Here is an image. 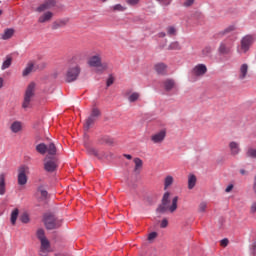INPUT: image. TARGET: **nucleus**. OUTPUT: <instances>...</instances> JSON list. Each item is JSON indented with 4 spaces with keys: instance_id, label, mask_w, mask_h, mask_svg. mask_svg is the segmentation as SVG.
<instances>
[{
    "instance_id": "bf43d9fd",
    "label": "nucleus",
    "mask_w": 256,
    "mask_h": 256,
    "mask_svg": "<svg viewBox=\"0 0 256 256\" xmlns=\"http://www.w3.org/2000/svg\"><path fill=\"white\" fill-rule=\"evenodd\" d=\"M124 157H125L126 159H133V156H131L130 154H125Z\"/></svg>"
},
{
    "instance_id": "39448f33",
    "label": "nucleus",
    "mask_w": 256,
    "mask_h": 256,
    "mask_svg": "<svg viewBox=\"0 0 256 256\" xmlns=\"http://www.w3.org/2000/svg\"><path fill=\"white\" fill-rule=\"evenodd\" d=\"M255 43L254 35H246L240 41V47L238 48V53H248L251 46Z\"/></svg>"
},
{
    "instance_id": "5fc2aeb1",
    "label": "nucleus",
    "mask_w": 256,
    "mask_h": 256,
    "mask_svg": "<svg viewBox=\"0 0 256 256\" xmlns=\"http://www.w3.org/2000/svg\"><path fill=\"white\" fill-rule=\"evenodd\" d=\"M251 213H256V202H254L251 206Z\"/></svg>"
},
{
    "instance_id": "ddd939ff",
    "label": "nucleus",
    "mask_w": 256,
    "mask_h": 256,
    "mask_svg": "<svg viewBox=\"0 0 256 256\" xmlns=\"http://www.w3.org/2000/svg\"><path fill=\"white\" fill-rule=\"evenodd\" d=\"M44 170L47 171V173H53L57 170V161L55 160H44Z\"/></svg>"
},
{
    "instance_id": "9b49d317",
    "label": "nucleus",
    "mask_w": 256,
    "mask_h": 256,
    "mask_svg": "<svg viewBox=\"0 0 256 256\" xmlns=\"http://www.w3.org/2000/svg\"><path fill=\"white\" fill-rule=\"evenodd\" d=\"M27 167L22 166L18 170V185H27Z\"/></svg>"
},
{
    "instance_id": "09e8293b",
    "label": "nucleus",
    "mask_w": 256,
    "mask_h": 256,
    "mask_svg": "<svg viewBox=\"0 0 256 256\" xmlns=\"http://www.w3.org/2000/svg\"><path fill=\"white\" fill-rule=\"evenodd\" d=\"M233 187V184L228 185L225 189V193H231L233 191Z\"/></svg>"
},
{
    "instance_id": "9d476101",
    "label": "nucleus",
    "mask_w": 256,
    "mask_h": 256,
    "mask_svg": "<svg viewBox=\"0 0 256 256\" xmlns=\"http://www.w3.org/2000/svg\"><path fill=\"white\" fill-rule=\"evenodd\" d=\"M55 5H57L55 0H46L36 8V11L37 13H43L45 11H49V9H53Z\"/></svg>"
},
{
    "instance_id": "3c124183",
    "label": "nucleus",
    "mask_w": 256,
    "mask_h": 256,
    "mask_svg": "<svg viewBox=\"0 0 256 256\" xmlns=\"http://www.w3.org/2000/svg\"><path fill=\"white\" fill-rule=\"evenodd\" d=\"M66 23H69V20H61L59 21L58 27H63Z\"/></svg>"
},
{
    "instance_id": "f03ea898",
    "label": "nucleus",
    "mask_w": 256,
    "mask_h": 256,
    "mask_svg": "<svg viewBox=\"0 0 256 256\" xmlns=\"http://www.w3.org/2000/svg\"><path fill=\"white\" fill-rule=\"evenodd\" d=\"M89 67H94L97 73H103V71H107V63H103V57L101 52H97L92 54L88 59Z\"/></svg>"
},
{
    "instance_id": "a211bd4d",
    "label": "nucleus",
    "mask_w": 256,
    "mask_h": 256,
    "mask_svg": "<svg viewBox=\"0 0 256 256\" xmlns=\"http://www.w3.org/2000/svg\"><path fill=\"white\" fill-rule=\"evenodd\" d=\"M34 69H35V62L29 61L22 72L23 77H27V75H29L30 73H33Z\"/></svg>"
},
{
    "instance_id": "20e7f679",
    "label": "nucleus",
    "mask_w": 256,
    "mask_h": 256,
    "mask_svg": "<svg viewBox=\"0 0 256 256\" xmlns=\"http://www.w3.org/2000/svg\"><path fill=\"white\" fill-rule=\"evenodd\" d=\"M35 97V83H30L24 94V101L22 103L23 109H31V101Z\"/></svg>"
},
{
    "instance_id": "393cba45",
    "label": "nucleus",
    "mask_w": 256,
    "mask_h": 256,
    "mask_svg": "<svg viewBox=\"0 0 256 256\" xmlns=\"http://www.w3.org/2000/svg\"><path fill=\"white\" fill-rule=\"evenodd\" d=\"M5 174H0V195H5Z\"/></svg>"
},
{
    "instance_id": "c85d7f7f",
    "label": "nucleus",
    "mask_w": 256,
    "mask_h": 256,
    "mask_svg": "<svg viewBox=\"0 0 256 256\" xmlns=\"http://www.w3.org/2000/svg\"><path fill=\"white\" fill-rule=\"evenodd\" d=\"M95 121H97L95 118H93V116H90L87 120L86 123L84 124V129L86 131H89V129H91V125H93V123H95Z\"/></svg>"
},
{
    "instance_id": "f704fd0d",
    "label": "nucleus",
    "mask_w": 256,
    "mask_h": 256,
    "mask_svg": "<svg viewBox=\"0 0 256 256\" xmlns=\"http://www.w3.org/2000/svg\"><path fill=\"white\" fill-rule=\"evenodd\" d=\"M38 193L40 194L42 201H44V199H47L48 193H47V190H45V188L43 186H40L38 188Z\"/></svg>"
},
{
    "instance_id": "8fccbe9b",
    "label": "nucleus",
    "mask_w": 256,
    "mask_h": 256,
    "mask_svg": "<svg viewBox=\"0 0 256 256\" xmlns=\"http://www.w3.org/2000/svg\"><path fill=\"white\" fill-rule=\"evenodd\" d=\"M231 31H235V26H229L224 30L225 33H231Z\"/></svg>"
},
{
    "instance_id": "a18cd8bd",
    "label": "nucleus",
    "mask_w": 256,
    "mask_h": 256,
    "mask_svg": "<svg viewBox=\"0 0 256 256\" xmlns=\"http://www.w3.org/2000/svg\"><path fill=\"white\" fill-rule=\"evenodd\" d=\"M154 239H157V232H152L148 235V241H153Z\"/></svg>"
},
{
    "instance_id": "b1692460",
    "label": "nucleus",
    "mask_w": 256,
    "mask_h": 256,
    "mask_svg": "<svg viewBox=\"0 0 256 256\" xmlns=\"http://www.w3.org/2000/svg\"><path fill=\"white\" fill-rule=\"evenodd\" d=\"M46 153H48V155H57V146H55V143H50L47 146Z\"/></svg>"
},
{
    "instance_id": "e433bc0d",
    "label": "nucleus",
    "mask_w": 256,
    "mask_h": 256,
    "mask_svg": "<svg viewBox=\"0 0 256 256\" xmlns=\"http://www.w3.org/2000/svg\"><path fill=\"white\" fill-rule=\"evenodd\" d=\"M112 11H120V12H123V11H126L127 10V7L121 5V4H116L114 6L111 7Z\"/></svg>"
},
{
    "instance_id": "0e129e2a",
    "label": "nucleus",
    "mask_w": 256,
    "mask_h": 256,
    "mask_svg": "<svg viewBox=\"0 0 256 256\" xmlns=\"http://www.w3.org/2000/svg\"><path fill=\"white\" fill-rule=\"evenodd\" d=\"M3 15V10H0V16Z\"/></svg>"
},
{
    "instance_id": "2f4dec72",
    "label": "nucleus",
    "mask_w": 256,
    "mask_h": 256,
    "mask_svg": "<svg viewBox=\"0 0 256 256\" xmlns=\"http://www.w3.org/2000/svg\"><path fill=\"white\" fill-rule=\"evenodd\" d=\"M211 53H213V48L211 46H206L202 50V57H211Z\"/></svg>"
},
{
    "instance_id": "4468645a",
    "label": "nucleus",
    "mask_w": 256,
    "mask_h": 256,
    "mask_svg": "<svg viewBox=\"0 0 256 256\" xmlns=\"http://www.w3.org/2000/svg\"><path fill=\"white\" fill-rule=\"evenodd\" d=\"M205 73H207V66L205 64H198L192 70V74L195 77H203Z\"/></svg>"
},
{
    "instance_id": "4d7b16f0",
    "label": "nucleus",
    "mask_w": 256,
    "mask_h": 256,
    "mask_svg": "<svg viewBox=\"0 0 256 256\" xmlns=\"http://www.w3.org/2000/svg\"><path fill=\"white\" fill-rule=\"evenodd\" d=\"M166 36H167V34L165 32H160L158 34V37H161V38L166 37Z\"/></svg>"
},
{
    "instance_id": "f8f14e48",
    "label": "nucleus",
    "mask_w": 256,
    "mask_h": 256,
    "mask_svg": "<svg viewBox=\"0 0 256 256\" xmlns=\"http://www.w3.org/2000/svg\"><path fill=\"white\" fill-rule=\"evenodd\" d=\"M246 77H249V64L244 63L239 68L238 79L240 81H245Z\"/></svg>"
},
{
    "instance_id": "f3484780",
    "label": "nucleus",
    "mask_w": 256,
    "mask_h": 256,
    "mask_svg": "<svg viewBox=\"0 0 256 256\" xmlns=\"http://www.w3.org/2000/svg\"><path fill=\"white\" fill-rule=\"evenodd\" d=\"M10 131L12 133H21V131H23V123H21L20 121H14L10 125Z\"/></svg>"
},
{
    "instance_id": "052dcab7",
    "label": "nucleus",
    "mask_w": 256,
    "mask_h": 256,
    "mask_svg": "<svg viewBox=\"0 0 256 256\" xmlns=\"http://www.w3.org/2000/svg\"><path fill=\"white\" fill-rule=\"evenodd\" d=\"M3 88V78H0V89Z\"/></svg>"
},
{
    "instance_id": "bb28decb",
    "label": "nucleus",
    "mask_w": 256,
    "mask_h": 256,
    "mask_svg": "<svg viewBox=\"0 0 256 256\" xmlns=\"http://www.w3.org/2000/svg\"><path fill=\"white\" fill-rule=\"evenodd\" d=\"M168 51H181V44L178 41L172 42L168 46Z\"/></svg>"
},
{
    "instance_id": "a19ab883",
    "label": "nucleus",
    "mask_w": 256,
    "mask_h": 256,
    "mask_svg": "<svg viewBox=\"0 0 256 256\" xmlns=\"http://www.w3.org/2000/svg\"><path fill=\"white\" fill-rule=\"evenodd\" d=\"M99 115H101V112L99 111V109L94 108L92 109V113H91V117L97 120V117H99Z\"/></svg>"
},
{
    "instance_id": "13d9d810",
    "label": "nucleus",
    "mask_w": 256,
    "mask_h": 256,
    "mask_svg": "<svg viewBox=\"0 0 256 256\" xmlns=\"http://www.w3.org/2000/svg\"><path fill=\"white\" fill-rule=\"evenodd\" d=\"M251 247H252V250H253V251H256V241H254V242L252 243Z\"/></svg>"
},
{
    "instance_id": "a878e982",
    "label": "nucleus",
    "mask_w": 256,
    "mask_h": 256,
    "mask_svg": "<svg viewBox=\"0 0 256 256\" xmlns=\"http://www.w3.org/2000/svg\"><path fill=\"white\" fill-rule=\"evenodd\" d=\"M19 217V209L15 208L12 213H11V217H10V221L12 225H15L17 223V219Z\"/></svg>"
},
{
    "instance_id": "680f3d73",
    "label": "nucleus",
    "mask_w": 256,
    "mask_h": 256,
    "mask_svg": "<svg viewBox=\"0 0 256 256\" xmlns=\"http://www.w3.org/2000/svg\"><path fill=\"white\" fill-rule=\"evenodd\" d=\"M253 191H254V193L256 194V183H254Z\"/></svg>"
},
{
    "instance_id": "ea45409f",
    "label": "nucleus",
    "mask_w": 256,
    "mask_h": 256,
    "mask_svg": "<svg viewBox=\"0 0 256 256\" xmlns=\"http://www.w3.org/2000/svg\"><path fill=\"white\" fill-rule=\"evenodd\" d=\"M20 221L21 223H29V214H27V212L23 213L20 216Z\"/></svg>"
},
{
    "instance_id": "de8ad7c7",
    "label": "nucleus",
    "mask_w": 256,
    "mask_h": 256,
    "mask_svg": "<svg viewBox=\"0 0 256 256\" xmlns=\"http://www.w3.org/2000/svg\"><path fill=\"white\" fill-rule=\"evenodd\" d=\"M220 245L221 247H227V245H229V239L224 238L220 241Z\"/></svg>"
},
{
    "instance_id": "6ab92c4d",
    "label": "nucleus",
    "mask_w": 256,
    "mask_h": 256,
    "mask_svg": "<svg viewBox=\"0 0 256 256\" xmlns=\"http://www.w3.org/2000/svg\"><path fill=\"white\" fill-rule=\"evenodd\" d=\"M53 19V12L47 11L46 13L42 14L39 19L38 23H47Z\"/></svg>"
},
{
    "instance_id": "c9c22d12",
    "label": "nucleus",
    "mask_w": 256,
    "mask_h": 256,
    "mask_svg": "<svg viewBox=\"0 0 256 256\" xmlns=\"http://www.w3.org/2000/svg\"><path fill=\"white\" fill-rule=\"evenodd\" d=\"M207 211V202L202 201L198 205V213H205Z\"/></svg>"
},
{
    "instance_id": "79ce46f5",
    "label": "nucleus",
    "mask_w": 256,
    "mask_h": 256,
    "mask_svg": "<svg viewBox=\"0 0 256 256\" xmlns=\"http://www.w3.org/2000/svg\"><path fill=\"white\" fill-rule=\"evenodd\" d=\"M141 0H126L127 5H130L131 7H135V5H139V2Z\"/></svg>"
},
{
    "instance_id": "f257e3e1",
    "label": "nucleus",
    "mask_w": 256,
    "mask_h": 256,
    "mask_svg": "<svg viewBox=\"0 0 256 256\" xmlns=\"http://www.w3.org/2000/svg\"><path fill=\"white\" fill-rule=\"evenodd\" d=\"M169 197H171V193L165 192L162 198L161 205L158 206L156 209L157 213H175L177 211V203L179 201V197L176 196L172 199V204L169 206Z\"/></svg>"
},
{
    "instance_id": "49530a36",
    "label": "nucleus",
    "mask_w": 256,
    "mask_h": 256,
    "mask_svg": "<svg viewBox=\"0 0 256 256\" xmlns=\"http://www.w3.org/2000/svg\"><path fill=\"white\" fill-rule=\"evenodd\" d=\"M156 1H158V3H160L161 5L167 6V5H171V1L173 0H156Z\"/></svg>"
},
{
    "instance_id": "603ef678",
    "label": "nucleus",
    "mask_w": 256,
    "mask_h": 256,
    "mask_svg": "<svg viewBox=\"0 0 256 256\" xmlns=\"http://www.w3.org/2000/svg\"><path fill=\"white\" fill-rule=\"evenodd\" d=\"M105 143H107L108 145H113V139L111 138H104Z\"/></svg>"
},
{
    "instance_id": "1a4fd4ad",
    "label": "nucleus",
    "mask_w": 256,
    "mask_h": 256,
    "mask_svg": "<svg viewBox=\"0 0 256 256\" xmlns=\"http://www.w3.org/2000/svg\"><path fill=\"white\" fill-rule=\"evenodd\" d=\"M163 89L166 93H171V91H177V82L172 78H167L162 82Z\"/></svg>"
},
{
    "instance_id": "6e6552de",
    "label": "nucleus",
    "mask_w": 256,
    "mask_h": 256,
    "mask_svg": "<svg viewBox=\"0 0 256 256\" xmlns=\"http://www.w3.org/2000/svg\"><path fill=\"white\" fill-rule=\"evenodd\" d=\"M231 49H233V41L224 40L218 47V53L220 55H229V53H231Z\"/></svg>"
},
{
    "instance_id": "72a5a7b5",
    "label": "nucleus",
    "mask_w": 256,
    "mask_h": 256,
    "mask_svg": "<svg viewBox=\"0 0 256 256\" xmlns=\"http://www.w3.org/2000/svg\"><path fill=\"white\" fill-rule=\"evenodd\" d=\"M135 168L134 171H139L143 167V160L141 158H134Z\"/></svg>"
},
{
    "instance_id": "0eeeda50",
    "label": "nucleus",
    "mask_w": 256,
    "mask_h": 256,
    "mask_svg": "<svg viewBox=\"0 0 256 256\" xmlns=\"http://www.w3.org/2000/svg\"><path fill=\"white\" fill-rule=\"evenodd\" d=\"M44 224L46 229H59L61 227V221L57 220L53 215H47L44 218Z\"/></svg>"
},
{
    "instance_id": "7c9ffc66",
    "label": "nucleus",
    "mask_w": 256,
    "mask_h": 256,
    "mask_svg": "<svg viewBox=\"0 0 256 256\" xmlns=\"http://www.w3.org/2000/svg\"><path fill=\"white\" fill-rule=\"evenodd\" d=\"M166 32L170 37H175V35H177V28H175V26H168Z\"/></svg>"
},
{
    "instance_id": "cd10ccee",
    "label": "nucleus",
    "mask_w": 256,
    "mask_h": 256,
    "mask_svg": "<svg viewBox=\"0 0 256 256\" xmlns=\"http://www.w3.org/2000/svg\"><path fill=\"white\" fill-rule=\"evenodd\" d=\"M36 151L37 153H40V155H45L47 153V146L45 143H40L36 145Z\"/></svg>"
},
{
    "instance_id": "7ed1b4c3",
    "label": "nucleus",
    "mask_w": 256,
    "mask_h": 256,
    "mask_svg": "<svg viewBox=\"0 0 256 256\" xmlns=\"http://www.w3.org/2000/svg\"><path fill=\"white\" fill-rule=\"evenodd\" d=\"M37 238L39 239L41 246H40V255L47 256L51 249V243L48 241L47 237H45V230L38 229L37 231Z\"/></svg>"
},
{
    "instance_id": "c756f323",
    "label": "nucleus",
    "mask_w": 256,
    "mask_h": 256,
    "mask_svg": "<svg viewBox=\"0 0 256 256\" xmlns=\"http://www.w3.org/2000/svg\"><path fill=\"white\" fill-rule=\"evenodd\" d=\"M12 61L13 59L11 57H7L1 66L2 71H5V69H9L11 67Z\"/></svg>"
},
{
    "instance_id": "6e6d98bb",
    "label": "nucleus",
    "mask_w": 256,
    "mask_h": 256,
    "mask_svg": "<svg viewBox=\"0 0 256 256\" xmlns=\"http://www.w3.org/2000/svg\"><path fill=\"white\" fill-rule=\"evenodd\" d=\"M45 67H47V63L42 62V63L39 64L40 69H45Z\"/></svg>"
},
{
    "instance_id": "69168bd1",
    "label": "nucleus",
    "mask_w": 256,
    "mask_h": 256,
    "mask_svg": "<svg viewBox=\"0 0 256 256\" xmlns=\"http://www.w3.org/2000/svg\"><path fill=\"white\" fill-rule=\"evenodd\" d=\"M254 183H256V176L254 177Z\"/></svg>"
},
{
    "instance_id": "473e14b6",
    "label": "nucleus",
    "mask_w": 256,
    "mask_h": 256,
    "mask_svg": "<svg viewBox=\"0 0 256 256\" xmlns=\"http://www.w3.org/2000/svg\"><path fill=\"white\" fill-rule=\"evenodd\" d=\"M139 97H141V94H139V92H133L129 97H128V101L130 103H135V101L139 100Z\"/></svg>"
},
{
    "instance_id": "dca6fc26",
    "label": "nucleus",
    "mask_w": 256,
    "mask_h": 256,
    "mask_svg": "<svg viewBox=\"0 0 256 256\" xmlns=\"http://www.w3.org/2000/svg\"><path fill=\"white\" fill-rule=\"evenodd\" d=\"M230 149V154L235 157L236 155H239L241 153V147L239 146V142L232 141L228 145Z\"/></svg>"
},
{
    "instance_id": "37998d69",
    "label": "nucleus",
    "mask_w": 256,
    "mask_h": 256,
    "mask_svg": "<svg viewBox=\"0 0 256 256\" xmlns=\"http://www.w3.org/2000/svg\"><path fill=\"white\" fill-rule=\"evenodd\" d=\"M195 3V0H184L183 6L184 7H192V5Z\"/></svg>"
},
{
    "instance_id": "423d86ee",
    "label": "nucleus",
    "mask_w": 256,
    "mask_h": 256,
    "mask_svg": "<svg viewBox=\"0 0 256 256\" xmlns=\"http://www.w3.org/2000/svg\"><path fill=\"white\" fill-rule=\"evenodd\" d=\"M81 73V67L79 65L74 64L70 66L66 71L65 80L67 83H73V81H77V78L79 77Z\"/></svg>"
},
{
    "instance_id": "c03bdc74",
    "label": "nucleus",
    "mask_w": 256,
    "mask_h": 256,
    "mask_svg": "<svg viewBox=\"0 0 256 256\" xmlns=\"http://www.w3.org/2000/svg\"><path fill=\"white\" fill-rule=\"evenodd\" d=\"M168 225H169V221L167 220V218H164L161 221L160 227H161V229H165Z\"/></svg>"
},
{
    "instance_id": "4c0bfd02",
    "label": "nucleus",
    "mask_w": 256,
    "mask_h": 256,
    "mask_svg": "<svg viewBox=\"0 0 256 256\" xmlns=\"http://www.w3.org/2000/svg\"><path fill=\"white\" fill-rule=\"evenodd\" d=\"M87 153L89 155H94V157H99V151H97V149H95L93 147L87 148Z\"/></svg>"
},
{
    "instance_id": "2eb2a0df",
    "label": "nucleus",
    "mask_w": 256,
    "mask_h": 256,
    "mask_svg": "<svg viewBox=\"0 0 256 256\" xmlns=\"http://www.w3.org/2000/svg\"><path fill=\"white\" fill-rule=\"evenodd\" d=\"M165 137H167V131L161 130L160 132H157L151 136V141L156 144L163 143V141H165Z\"/></svg>"
},
{
    "instance_id": "4be33fe9",
    "label": "nucleus",
    "mask_w": 256,
    "mask_h": 256,
    "mask_svg": "<svg viewBox=\"0 0 256 256\" xmlns=\"http://www.w3.org/2000/svg\"><path fill=\"white\" fill-rule=\"evenodd\" d=\"M195 185H197V177L193 174L188 176V189H194Z\"/></svg>"
},
{
    "instance_id": "864d4df0",
    "label": "nucleus",
    "mask_w": 256,
    "mask_h": 256,
    "mask_svg": "<svg viewBox=\"0 0 256 256\" xmlns=\"http://www.w3.org/2000/svg\"><path fill=\"white\" fill-rule=\"evenodd\" d=\"M113 77L108 78L107 80V87H111V84L113 83Z\"/></svg>"
},
{
    "instance_id": "5701e85b",
    "label": "nucleus",
    "mask_w": 256,
    "mask_h": 256,
    "mask_svg": "<svg viewBox=\"0 0 256 256\" xmlns=\"http://www.w3.org/2000/svg\"><path fill=\"white\" fill-rule=\"evenodd\" d=\"M175 179L173 178V176L168 175L165 177L164 179V189L167 190L169 189V187H171V185H173Z\"/></svg>"
},
{
    "instance_id": "412c9836",
    "label": "nucleus",
    "mask_w": 256,
    "mask_h": 256,
    "mask_svg": "<svg viewBox=\"0 0 256 256\" xmlns=\"http://www.w3.org/2000/svg\"><path fill=\"white\" fill-rule=\"evenodd\" d=\"M15 35V29L13 28H7L4 30V33L2 34V39L4 41H7L8 39H11Z\"/></svg>"
},
{
    "instance_id": "58836bf2",
    "label": "nucleus",
    "mask_w": 256,
    "mask_h": 256,
    "mask_svg": "<svg viewBox=\"0 0 256 256\" xmlns=\"http://www.w3.org/2000/svg\"><path fill=\"white\" fill-rule=\"evenodd\" d=\"M247 157H251L252 159H256V149L250 148L247 151Z\"/></svg>"
},
{
    "instance_id": "e2e57ef3",
    "label": "nucleus",
    "mask_w": 256,
    "mask_h": 256,
    "mask_svg": "<svg viewBox=\"0 0 256 256\" xmlns=\"http://www.w3.org/2000/svg\"><path fill=\"white\" fill-rule=\"evenodd\" d=\"M241 175H245V170H240Z\"/></svg>"
},
{
    "instance_id": "aec40b11",
    "label": "nucleus",
    "mask_w": 256,
    "mask_h": 256,
    "mask_svg": "<svg viewBox=\"0 0 256 256\" xmlns=\"http://www.w3.org/2000/svg\"><path fill=\"white\" fill-rule=\"evenodd\" d=\"M155 71L158 75H165L167 73V65L158 63L155 65Z\"/></svg>"
}]
</instances>
